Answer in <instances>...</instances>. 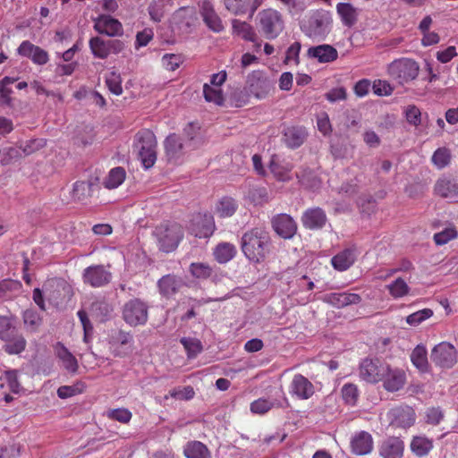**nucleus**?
Segmentation results:
<instances>
[{"label":"nucleus","mask_w":458,"mask_h":458,"mask_svg":"<svg viewBox=\"0 0 458 458\" xmlns=\"http://www.w3.org/2000/svg\"><path fill=\"white\" fill-rule=\"evenodd\" d=\"M270 237L263 228H252L242 236V251L245 258L252 263L263 262L270 252Z\"/></svg>","instance_id":"obj_1"},{"label":"nucleus","mask_w":458,"mask_h":458,"mask_svg":"<svg viewBox=\"0 0 458 458\" xmlns=\"http://www.w3.org/2000/svg\"><path fill=\"white\" fill-rule=\"evenodd\" d=\"M13 314L0 315V340L4 342V351L10 355L21 353L27 346L24 336L18 332Z\"/></svg>","instance_id":"obj_2"},{"label":"nucleus","mask_w":458,"mask_h":458,"mask_svg":"<svg viewBox=\"0 0 458 458\" xmlns=\"http://www.w3.org/2000/svg\"><path fill=\"white\" fill-rule=\"evenodd\" d=\"M256 28L265 38L275 39L284 29L283 14L272 8L261 10L256 16Z\"/></svg>","instance_id":"obj_3"},{"label":"nucleus","mask_w":458,"mask_h":458,"mask_svg":"<svg viewBox=\"0 0 458 458\" xmlns=\"http://www.w3.org/2000/svg\"><path fill=\"white\" fill-rule=\"evenodd\" d=\"M159 249L164 252L174 250L183 237V229L177 223L165 222L156 227Z\"/></svg>","instance_id":"obj_4"},{"label":"nucleus","mask_w":458,"mask_h":458,"mask_svg":"<svg viewBox=\"0 0 458 458\" xmlns=\"http://www.w3.org/2000/svg\"><path fill=\"white\" fill-rule=\"evenodd\" d=\"M122 315L131 327L144 326L148 319V305L140 298L130 299L123 304Z\"/></svg>","instance_id":"obj_5"},{"label":"nucleus","mask_w":458,"mask_h":458,"mask_svg":"<svg viewBox=\"0 0 458 458\" xmlns=\"http://www.w3.org/2000/svg\"><path fill=\"white\" fill-rule=\"evenodd\" d=\"M419 71L420 66L418 63L410 58L396 59L389 64L387 67L388 75L400 84L415 80Z\"/></svg>","instance_id":"obj_6"},{"label":"nucleus","mask_w":458,"mask_h":458,"mask_svg":"<svg viewBox=\"0 0 458 458\" xmlns=\"http://www.w3.org/2000/svg\"><path fill=\"white\" fill-rule=\"evenodd\" d=\"M139 157L145 168H150L157 160V140L154 132L148 129L140 131L137 135Z\"/></svg>","instance_id":"obj_7"},{"label":"nucleus","mask_w":458,"mask_h":458,"mask_svg":"<svg viewBox=\"0 0 458 458\" xmlns=\"http://www.w3.org/2000/svg\"><path fill=\"white\" fill-rule=\"evenodd\" d=\"M302 31L310 38H324L331 29V20L325 12L316 11L301 23Z\"/></svg>","instance_id":"obj_8"},{"label":"nucleus","mask_w":458,"mask_h":458,"mask_svg":"<svg viewBox=\"0 0 458 458\" xmlns=\"http://www.w3.org/2000/svg\"><path fill=\"white\" fill-rule=\"evenodd\" d=\"M388 371V364L378 358H365L359 366L360 377L369 384H377L383 380Z\"/></svg>","instance_id":"obj_9"},{"label":"nucleus","mask_w":458,"mask_h":458,"mask_svg":"<svg viewBox=\"0 0 458 458\" xmlns=\"http://www.w3.org/2000/svg\"><path fill=\"white\" fill-rule=\"evenodd\" d=\"M245 89L258 99L267 98L273 89V83L262 71H253L246 80Z\"/></svg>","instance_id":"obj_10"},{"label":"nucleus","mask_w":458,"mask_h":458,"mask_svg":"<svg viewBox=\"0 0 458 458\" xmlns=\"http://www.w3.org/2000/svg\"><path fill=\"white\" fill-rule=\"evenodd\" d=\"M457 351L447 342H441L431 351L432 362L441 369H451L457 363Z\"/></svg>","instance_id":"obj_11"},{"label":"nucleus","mask_w":458,"mask_h":458,"mask_svg":"<svg viewBox=\"0 0 458 458\" xmlns=\"http://www.w3.org/2000/svg\"><path fill=\"white\" fill-rule=\"evenodd\" d=\"M92 55L99 59H106L111 54H119L124 48V44L119 39H104L100 37H93L89 41Z\"/></svg>","instance_id":"obj_12"},{"label":"nucleus","mask_w":458,"mask_h":458,"mask_svg":"<svg viewBox=\"0 0 458 458\" xmlns=\"http://www.w3.org/2000/svg\"><path fill=\"white\" fill-rule=\"evenodd\" d=\"M112 273L104 265H91L82 273V281L93 288L107 285L112 281Z\"/></svg>","instance_id":"obj_13"},{"label":"nucleus","mask_w":458,"mask_h":458,"mask_svg":"<svg viewBox=\"0 0 458 458\" xmlns=\"http://www.w3.org/2000/svg\"><path fill=\"white\" fill-rule=\"evenodd\" d=\"M289 394L298 400H308L315 394V387L306 377L295 374L289 385Z\"/></svg>","instance_id":"obj_14"},{"label":"nucleus","mask_w":458,"mask_h":458,"mask_svg":"<svg viewBox=\"0 0 458 458\" xmlns=\"http://www.w3.org/2000/svg\"><path fill=\"white\" fill-rule=\"evenodd\" d=\"M17 54L31 60L34 64L45 65L49 62L47 51L34 45L30 40L22 41L17 48Z\"/></svg>","instance_id":"obj_15"},{"label":"nucleus","mask_w":458,"mask_h":458,"mask_svg":"<svg viewBox=\"0 0 458 458\" xmlns=\"http://www.w3.org/2000/svg\"><path fill=\"white\" fill-rule=\"evenodd\" d=\"M94 30L108 37H116L123 35V29L122 23L110 15L102 14L94 20Z\"/></svg>","instance_id":"obj_16"},{"label":"nucleus","mask_w":458,"mask_h":458,"mask_svg":"<svg viewBox=\"0 0 458 458\" xmlns=\"http://www.w3.org/2000/svg\"><path fill=\"white\" fill-rule=\"evenodd\" d=\"M274 231L284 239H291L297 232V224L287 214L275 216L271 221Z\"/></svg>","instance_id":"obj_17"},{"label":"nucleus","mask_w":458,"mask_h":458,"mask_svg":"<svg viewBox=\"0 0 458 458\" xmlns=\"http://www.w3.org/2000/svg\"><path fill=\"white\" fill-rule=\"evenodd\" d=\"M191 233L198 238L210 237L215 230L213 216L208 214H197L192 219Z\"/></svg>","instance_id":"obj_18"},{"label":"nucleus","mask_w":458,"mask_h":458,"mask_svg":"<svg viewBox=\"0 0 458 458\" xmlns=\"http://www.w3.org/2000/svg\"><path fill=\"white\" fill-rule=\"evenodd\" d=\"M388 416L391 425L398 428H409L413 425L415 421V412L413 409L409 406L394 407L389 411Z\"/></svg>","instance_id":"obj_19"},{"label":"nucleus","mask_w":458,"mask_h":458,"mask_svg":"<svg viewBox=\"0 0 458 458\" xmlns=\"http://www.w3.org/2000/svg\"><path fill=\"white\" fill-rule=\"evenodd\" d=\"M374 441L372 436L367 431L356 432L351 438L350 447L356 455H366L372 452Z\"/></svg>","instance_id":"obj_20"},{"label":"nucleus","mask_w":458,"mask_h":458,"mask_svg":"<svg viewBox=\"0 0 458 458\" xmlns=\"http://www.w3.org/2000/svg\"><path fill=\"white\" fill-rule=\"evenodd\" d=\"M403 451L404 443L397 437L386 438L379 446V454L383 458H403Z\"/></svg>","instance_id":"obj_21"},{"label":"nucleus","mask_w":458,"mask_h":458,"mask_svg":"<svg viewBox=\"0 0 458 458\" xmlns=\"http://www.w3.org/2000/svg\"><path fill=\"white\" fill-rule=\"evenodd\" d=\"M383 386L388 392H396L402 389L406 382L405 372L397 368H391L388 364V371L385 374L383 380Z\"/></svg>","instance_id":"obj_22"},{"label":"nucleus","mask_w":458,"mask_h":458,"mask_svg":"<svg viewBox=\"0 0 458 458\" xmlns=\"http://www.w3.org/2000/svg\"><path fill=\"white\" fill-rule=\"evenodd\" d=\"M323 301L337 309L344 308L352 304H359L361 297L352 293H331L323 297Z\"/></svg>","instance_id":"obj_23"},{"label":"nucleus","mask_w":458,"mask_h":458,"mask_svg":"<svg viewBox=\"0 0 458 458\" xmlns=\"http://www.w3.org/2000/svg\"><path fill=\"white\" fill-rule=\"evenodd\" d=\"M301 222L308 229H320L326 225L327 215L320 208H309L303 213Z\"/></svg>","instance_id":"obj_24"},{"label":"nucleus","mask_w":458,"mask_h":458,"mask_svg":"<svg viewBox=\"0 0 458 458\" xmlns=\"http://www.w3.org/2000/svg\"><path fill=\"white\" fill-rule=\"evenodd\" d=\"M308 55L317 59L318 63L327 64L335 61L338 58V52L333 46L324 44L310 47Z\"/></svg>","instance_id":"obj_25"},{"label":"nucleus","mask_w":458,"mask_h":458,"mask_svg":"<svg viewBox=\"0 0 458 458\" xmlns=\"http://www.w3.org/2000/svg\"><path fill=\"white\" fill-rule=\"evenodd\" d=\"M182 285L180 277L174 275H165L157 281V287L161 295L169 298L177 293Z\"/></svg>","instance_id":"obj_26"},{"label":"nucleus","mask_w":458,"mask_h":458,"mask_svg":"<svg viewBox=\"0 0 458 458\" xmlns=\"http://www.w3.org/2000/svg\"><path fill=\"white\" fill-rule=\"evenodd\" d=\"M164 145L169 162L176 163L183 156V144L181 138L175 133L168 135Z\"/></svg>","instance_id":"obj_27"},{"label":"nucleus","mask_w":458,"mask_h":458,"mask_svg":"<svg viewBox=\"0 0 458 458\" xmlns=\"http://www.w3.org/2000/svg\"><path fill=\"white\" fill-rule=\"evenodd\" d=\"M56 357L62 361L64 368L70 373H76L79 369L75 356L60 342L54 346Z\"/></svg>","instance_id":"obj_28"},{"label":"nucleus","mask_w":458,"mask_h":458,"mask_svg":"<svg viewBox=\"0 0 458 458\" xmlns=\"http://www.w3.org/2000/svg\"><path fill=\"white\" fill-rule=\"evenodd\" d=\"M435 193L442 198L455 200L458 199V183L448 178H440L434 187Z\"/></svg>","instance_id":"obj_29"},{"label":"nucleus","mask_w":458,"mask_h":458,"mask_svg":"<svg viewBox=\"0 0 458 458\" xmlns=\"http://www.w3.org/2000/svg\"><path fill=\"white\" fill-rule=\"evenodd\" d=\"M357 258L354 248L345 249L331 259L333 267L337 271H345L350 268Z\"/></svg>","instance_id":"obj_30"},{"label":"nucleus","mask_w":458,"mask_h":458,"mask_svg":"<svg viewBox=\"0 0 458 458\" xmlns=\"http://www.w3.org/2000/svg\"><path fill=\"white\" fill-rule=\"evenodd\" d=\"M225 8L234 15L253 14L259 7L257 0H224Z\"/></svg>","instance_id":"obj_31"},{"label":"nucleus","mask_w":458,"mask_h":458,"mask_svg":"<svg viewBox=\"0 0 458 458\" xmlns=\"http://www.w3.org/2000/svg\"><path fill=\"white\" fill-rule=\"evenodd\" d=\"M201 16L205 24L214 32L218 33L224 30L222 20L215 12L210 3H203L201 7Z\"/></svg>","instance_id":"obj_32"},{"label":"nucleus","mask_w":458,"mask_h":458,"mask_svg":"<svg viewBox=\"0 0 458 458\" xmlns=\"http://www.w3.org/2000/svg\"><path fill=\"white\" fill-rule=\"evenodd\" d=\"M183 454L186 458H212L208 446L200 441H189L184 448Z\"/></svg>","instance_id":"obj_33"},{"label":"nucleus","mask_w":458,"mask_h":458,"mask_svg":"<svg viewBox=\"0 0 458 458\" xmlns=\"http://www.w3.org/2000/svg\"><path fill=\"white\" fill-rule=\"evenodd\" d=\"M284 140L289 148H296L303 144L307 133L303 127L291 126L284 131Z\"/></svg>","instance_id":"obj_34"},{"label":"nucleus","mask_w":458,"mask_h":458,"mask_svg":"<svg viewBox=\"0 0 458 458\" xmlns=\"http://www.w3.org/2000/svg\"><path fill=\"white\" fill-rule=\"evenodd\" d=\"M94 182L91 181H78L72 187V198L78 202L88 200L93 192Z\"/></svg>","instance_id":"obj_35"},{"label":"nucleus","mask_w":458,"mask_h":458,"mask_svg":"<svg viewBox=\"0 0 458 458\" xmlns=\"http://www.w3.org/2000/svg\"><path fill=\"white\" fill-rule=\"evenodd\" d=\"M236 253V247L230 242L218 243L213 250L215 259L220 264L229 262L235 257Z\"/></svg>","instance_id":"obj_36"},{"label":"nucleus","mask_w":458,"mask_h":458,"mask_svg":"<svg viewBox=\"0 0 458 458\" xmlns=\"http://www.w3.org/2000/svg\"><path fill=\"white\" fill-rule=\"evenodd\" d=\"M238 208V202L232 197H222L216 205V213L219 217L233 216Z\"/></svg>","instance_id":"obj_37"},{"label":"nucleus","mask_w":458,"mask_h":458,"mask_svg":"<svg viewBox=\"0 0 458 458\" xmlns=\"http://www.w3.org/2000/svg\"><path fill=\"white\" fill-rule=\"evenodd\" d=\"M411 452L419 457L426 456L433 449V441L423 436L413 437L411 442Z\"/></svg>","instance_id":"obj_38"},{"label":"nucleus","mask_w":458,"mask_h":458,"mask_svg":"<svg viewBox=\"0 0 458 458\" xmlns=\"http://www.w3.org/2000/svg\"><path fill=\"white\" fill-rule=\"evenodd\" d=\"M336 12L344 26L352 27L357 21L356 8L349 3H339L336 5Z\"/></svg>","instance_id":"obj_39"},{"label":"nucleus","mask_w":458,"mask_h":458,"mask_svg":"<svg viewBox=\"0 0 458 458\" xmlns=\"http://www.w3.org/2000/svg\"><path fill=\"white\" fill-rule=\"evenodd\" d=\"M233 33L241 37L242 39L250 42H254L257 39V34L252 26L240 20L233 21Z\"/></svg>","instance_id":"obj_40"},{"label":"nucleus","mask_w":458,"mask_h":458,"mask_svg":"<svg viewBox=\"0 0 458 458\" xmlns=\"http://www.w3.org/2000/svg\"><path fill=\"white\" fill-rule=\"evenodd\" d=\"M293 169V165L290 164L282 165L278 163L276 158L273 157L270 164L269 170L275 176L277 181L280 182H288L292 179L291 171Z\"/></svg>","instance_id":"obj_41"},{"label":"nucleus","mask_w":458,"mask_h":458,"mask_svg":"<svg viewBox=\"0 0 458 458\" xmlns=\"http://www.w3.org/2000/svg\"><path fill=\"white\" fill-rule=\"evenodd\" d=\"M411 360L420 371L426 372L428 369L426 347L421 344L417 345L411 354Z\"/></svg>","instance_id":"obj_42"},{"label":"nucleus","mask_w":458,"mask_h":458,"mask_svg":"<svg viewBox=\"0 0 458 458\" xmlns=\"http://www.w3.org/2000/svg\"><path fill=\"white\" fill-rule=\"evenodd\" d=\"M126 173L123 167L117 166L110 170L103 184L105 188L112 190L119 187L125 180Z\"/></svg>","instance_id":"obj_43"},{"label":"nucleus","mask_w":458,"mask_h":458,"mask_svg":"<svg viewBox=\"0 0 458 458\" xmlns=\"http://www.w3.org/2000/svg\"><path fill=\"white\" fill-rule=\"evenodd\" d=\"M457 238L458 231L455 225L453 224H450L447 227L438 233H436L433 235V241L437 246L445 245L452 240H455Z\"/></svg>","instance_id":"obj_44"},{"label":"nucleus","mask_w":458,"mask_h":458,"mask_svg":"<svg viewBox=\"0 0 458 458\" xmlns=\"http://www.w3.org/2000/svg\"><path fill=\"white\" fill-rule=\"evenodd\" d=\"M189 270L193 277L201 280L209 278L213 274V267L203 262L191 263Z\"/></svg>","instance_id":"obj_45"},{"label":"nucleus","mask_w":458,"mask_h":458,"mask_svg":"<svg viewBox=\"0 0 458 458\" xmlns=\"http://www.w3.org/2000/svg\"><path fill=\"white\" fill-rule=\"evenodd\" d=\"M22 318L25 327L30 332L38 331L42 324V318L34 310H26L23 312Z\"/></svg>","instance_id":"obj_46"},{"label":"nucleus","mask_w":458,"mask_h":458,"mask_svg":"<svg viewBox=\"0 0 458 458\" xmlns=\"http://www.w3.org/2000/svg\"><path fill=\"white\" fill-rule=\"evenodd\" d=\"M180 342L187 352L189 359L195 358L202 351L201 342L197 338L182 337Z\"/></svg>","instance_id":"obj_47"},{"label":"nucleus","mask_w":458,"mask_h":458,"mask_svg":"<svg viewBox=\"0 0 458 458\" xmlns=\"http://www.w3.org/2000/svg\"><path fill=\"white\" fill-rule=\"evenodd\" d=\"M389 293L395 299L402 298L409 293L410 287L401 277L387 286Z\"/></svg>","instance_id":"obj_48"},{"label":"nucleus","mask_w":458,"mask_h":458,"mask_svg":"<svg viewBox=\"0 0 458 458\" xmlns=\"http://www.w3.org/2000/svg\"><path fill=\"white\" fill-rule=\"evenodd\" d=\"M85 390V384L77 382L72 386H62L57 389V395L61 399H66L76 394L83 393Z\"/></svg>","instance_id":"obj_49"},{"label":"nucleus","mask_w":458,"mask_h":458,"mask_svg":"<svg viewBox=\"0 0 458 458\" xmlns=\"http://www.w3.org/2000/svg\"><path fill=\"white\" fill-rule=\"evenodd\" d=\"M203 95L205 100L208 102H212L217 106L224 104V96L220 89L212 88L206 83L203 86Z\"/></svg>","instance_id":"obj_50"},{"label":"nucleus","mask_w":458,"mask_h":458,"mask_svg":"<svg viewBox=\"0 0 458 458\" xmlns=\"http://www.w3.org/2000/svg\"><path fill=\"white\" fill-rule=\"evenodd\" d=\"M77 316L81 323L83 328V341L86 344L90 343L93 335V326L88 317L87 312L84 310H80L77 312Z\"/></svg>","instance_id":"obj_51"},{"label":"nucleus","mask_w":458,"mask_h":458,"mask_svg":"<svg viewBox=\"0 0 458 458\" xmlns=\"http://www.w3.org/2000/svg\"><path fill=\"white\" fill-rule=\"evenodd\" d=\"M95 132L93 128L85 126L74 138V144L86 147L93 143L95 140Z\"/></svg>","instance_id":"obj_52"},{"label":"nucleus","mask_w":458,"mask_h":458,"mask_svg":"<svg viewBox=\"0 0 458 458\" xmlns=\"http://www.w3.org/2000/svg\"><path fill=\"white\" fill-rule=\"evenodd\" d=\"M106 83L108 89L114 95L120 96L123 93L122 78L120 73L110 72L106 78Z\"/></svg>","instance_id":"obj_53"},{"label":"nucleus","mask_w":458,"mask_h":458,"mask_svg":"<svg viewBox=\"0 0 458 458\" xmlns=\"http://www.w3.org/2000/svg\"><path fill=\"white\" fill-rule=\"evenodd\" d=\"M107 418L113 420L127 424L132 418V413L126 408H117L109 410L106 413Z\"/></svg>","instance_id":"obj_54"},{"label":"nucleus","mask_w":458,"mask_h":458,"mask_svg":"<svg viewBox=\"0 0 458 458\" xmlns=\"http://www.w3.org/2000/svg\"><path fill=\"white\" fill-rule=\"evenodd\" d=\"M342 396L344 401L350 405H354L359 397L358 387L354 384H345L342 387Z\"/></svg>","instance_id":"obj_55"},{"label":"nucleus","mask_w":458,"mask_h":458,"mask_svg":"<svg viewBox=\"0 0 458 458\" xmlns=\"http://www.w3.org/2000/svg\"><path fill=\"white\" fill-rule=\"evenodd\" d=\"M195 395V391L192 386H187L184 387H175L169 391V396L176 400H191Z\"/></svg>","instance_id":"obj_56"},{"label":"nucleus","mask_w":458,"mask_h":458,"mask_svg":"<svg viewBox=\"0 0 458 458\" xmlns=\"http://www.w3.org/2000/svg\"><path fill=\"white\" fill-rule=\"evenodd\" d=\"M183 58L180 55L165 54L162 57V64L167 71H175L182 64Z\"/></svg>","instance_id":"obj_57"},{"label":"nucleus","mask_w":458,"mask_h":458,"mask_svg":"<svg viewBox=\"0 0 458 458\" xmlns=\"http://www.w3.org/2000/svg\"><path fill=\"white\" fill-rule=\"evenodd\" d=\"M432 315L433 311L430 309H423L409 315L406 318V322L411 326H418Z\"/></svg>","instance_id":"obj_58"},{"label":"nucleus","mask_w":458,"mask_h":458,"mask_svg":"<svg viewBox=\"0 0 458 458\" xmlns=\"http://www.w3.org/2000/svg\"><path fill=\"white\" fill-rule=\"evenodd\" d=\"M432 162L439 168L445 167L450 162V152L445 148H437L433 156Z\"/></svg>","instance_id":"obj_59"},{"label":"nucleus","mask_w":458,"mask_h":458,"mask_svg":"<svg viewBox=\"0 0 458 458\" xmlns=\"http://www.w3.org/2000/svg\"><path fill=\"white\" fill-rule=\"evenodd\" d=\"M250 95L245 89H236L231 94L230 100L235 107H242L249 103Z\"/></svg>","instance_id":"obj_60"},{"label":"nucleus","mask_w":458,"mask_h":458,"mask_svg":"<svg viewBox=\"0 0 458 458\" xmlns=\"http://www.w3.org/2000/svg\"><path fill=\"white\" fill-rule=\"evenodd\" d=\"M274 406V403L267 400L259 398L250 403V411L256 414H265L270 411Z\"/></svg>","instance_id":"obj_61"},{"label":"nucleus","mask_w":458,"mask_h":458,"mask_svg":"<svg viewBox=\"0 0 458 458\" xmlns=\"http://www.w3.org/2000/svg\"><path fill=\"white\" fill-rule=\"evenodd\" d=\"M405 117L411 125L418 126L421 123V112L415 105H410L406 107Z\"/></svg>","instance_id":"obj_62"},{"label":"nucleus","mask_w":458,"mask_h":458,"mask_svg":"<svg viewBox=\"0 0 458 458\" xmlns=\"http://www.w3.org/2000/svg\"><path fill=\"white\" fill-rule=\"evenodd\" d=\"M372 89L374 94L377 96H390L394 89L386 81L376 80L373 82Z\"/></svg>","instance_id":"obj_63"},{"label":"nucleus","mask_w":458,"mask_h":458,"mask_svg":"<svg viewBox=\"0 0 458 458\" xmlns=\"http://www.w3.org/2000/svg\"><path fill=\"white\" fill-rule=\"evenodd\" d=\"M47 145V140L45 139H32L25 142L22 147V151L26 155H30Z\"/></svg>","instance_id":"obj_64"}]
</instances>
